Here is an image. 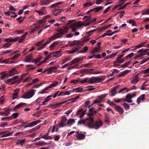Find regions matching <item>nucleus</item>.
Returning a JSON list of instances; mask_svg holds the SVG:
<instances>
[{
  "label": "nucleus",
  "mask_w": 149,
  "mask_h": 149,
  "mask_svg": "<svg viewBox=\"0 0 149 149\" xmlns=\"http://www.w3.org/2000/svg\"><path fill=\"white\" fill-rule=\"evenodd\" d=\"M146 42H143L141 43L136 45V46H135V49H136L137 48L142 47L146 43Z\"/></svg>",
  "instance_id": "e433bc0d"
},
{
  "label": "nucleus",
  "mask_w": 149,
  "mask_h": 149,
  "mask_svg": "<svg viewBox=\"0 0 149 149\" xmlns=\"http://www.w3.org/2000/svg\"><path fill=\"white\" fill-rule=\"evenodd\" d=\"M79 96H77L74 98H73L69 99L68 101H70V103H73L74 101H75L77 100L79 98Z\"/></svg>",
  "instance_id": "37998d69"
},
{
  "label": "nucleus",
  "mask_w": 149,
  "mask_h": 149,
  "mask_svg": "<svg viewBox=\"0 0 149 149\" xmlns=\"http://www.w3.org/2000/svg\"><path fill=\"white\" fill-rule=\"evenodd\" d=\"M28 33L27 32H26L21 37V38H20L19 41V43H21L22 41L24 40L26 36V35H27Z\"/></svg>",
  "instance_id": "a878e982"
},
{
  "label": "nucleus",
  "mask_w": 149,
  "mask_h": 149,
  "mask_svg": "<svg viewBox=\"0 0 149 149\" xmlns=\"http://www.w3.org/2000/svg\"><path fill=\"white\" fill-rule=\"evenodd\" d=\"M58 84V82L56 81H54L53 83L49 85V87H54L56 86Z\"/></svg>",
  "instance_id": "2f4dec72"
},
{
  "label": "nucleus",
  "mask_w": 149,
  "mask_h": 149,
  "mask_svg": "<svg viewBox=\"0 0 149 149\" xmlns=\"http://www.w3.org/2000/svg\"><path fill=\"white\" fill-rule=\"evenodd\" d=\"M4 40L5 41L7 42H12V38L10 37L8 38H5Z\"/></svg>",
  "instance_id": "680f3d73"
},
{
  "label": "nucleus",
  "mask_w": 149,
  "mask_h": 149,
  "mask_svg": "<svg viewBox=\"0 0 149 149\" xmlns=\"http://www.w3.org/2000/svg\"><path fill=\"white\" fill-rule=\"evenodd\" d=\"M80 49V47H79L77 46V47H75L74 49H72V51L73 53H75L77 52L79 49Z\"/></svg>",
  "instance_id": "052dcab7"
},
{
  "label": "nucleus",
  "mask_w": 149,
  "mask_h": 149,
  "mask_svg": "<svg viewBox=\"0 0 149 149\" xmlns=\"http://www.w3.org/2000/svg\"><path fill=\"white\" fill-rule=\"evenodd\" d=\"M9 9L10 11H9L11 13H12L13 14H15V11H16V9L14 8L12 6H10V7Z\"/></svg>",
  "instance_id": "58836bf2"
},
{
  "label": "nucleus",
  "mask_w": 149,
  "mask_h": 149,
  "mask_svg": "<svg viewBox=\"0 0 149 149\" xmlns=\"http://www.w3.org/2000/svg\"><path fill=\"white\" fill-rule=\"evenodd\" d=\"M107 94H104L103 95H102L100 96H99V99L100 100H102L103 99V98L105 97L107 95Z\"/></svg>",
  "instance_id": "e2e57ef3"
},
{
  "label": "nucleus",
  "mask_w": 149,
  "mask_h": 149,
  "mask_svg": "<svg viewBox=\"0 0 149 149\" xmlns=\"http://www.w3.org/2000/svg\"><path fill=\"white\" fill-rule=\"evenodd\" d=\"M139 81V79H138V74H137L133 78L132 80L131 81V83L134 84H136Z\"/></svg>",
  "instance_id": "6ab92c4d"
},
{
  "label": "nucleus",
  "mask_w": 149,
  "mask_h": 149,
  "mask_svg": "<svg viewBox=\"0 0 149 149\" xmlns=\"http://www.w3.org/2000/svg\"><path fill=\"white\" fill-rule=\"evenodd\" d=\"M71 59V58L70 57H66L62 61V62L61 64H63L66 62H68L70 61Z\"/></svg>",
  "instance_id": "7c9ffc66"
},
{
  "label": "nucleus",
  "mask_w": 149,
  "mask_h": 149,
  "mask_svg": "<svg viewBox=\"0 0 149 149\" xmlns=\"http://www.w3.org/2000/svg\"><path fill=\"white\" fill-rule=\"evenodd\" d=\"M132 98L131 95L130 93L128 94L126 96V101L128 103L132 102V101L131 100Z\"/></svg>",
  "instance_id": "5701e85b"
},
{
  "label": "nucleus",
  "mask_w": 149,
  "mask_h": 149,
  "mask_svg": "<svg viewBox=\"0 0 149 149\" xmlns=\"http://www.w3.org/2000/svg\"><path fill=\"white\" fill-rule=\"evenodd\" d=\"M52 52L50 53L49 54L48 56L47 57L45 58V61H46L47 59H49V58H53V56H52Z\"/></svg>",
  "instance_id": "864d4df0"
},
{
  "label": "nucleus",
  "mask_w": 149,
  "mask_h": 149,
  "mask_svg": "<svg viewBox=\"0 0 149 149\" xmlns=\"http://www.w3.org/2000/svg\"><path fill=\"white\" fill-rule=\"evenodd\" d=\"M68 29L67 27H63L62 28H59L57 31L59 32L61 35L63 36L65 33H67L68 31Z\"/></svg>",
  "instance_id": "39448f33"
},
{
  "label": "nucleus",
  "mask_w": 149,
  "mask_h": 149,
  "mask_svg": "<svg viewBox=\"0 0 149 149\" xmlns=\"http://www.w3.org/2000/svg\"><path fill=\"white\" fill-rule=\"evenodd\" d=\"M87 119L88 120V127L89 128H93L97 130L102 126L103 125L102 121L100 120L96 121L94 123H93V120L92 117L87 118Z\"/></svg>",
  "instance_id": "f257e3e1"
},
{
  "label": "nucleus",
  "mask_w": 149,
  "mask_h": 149,
  "mask_svg": "<svg viewBox=\"0 0 149 149\" xmlns=\"http://www.w3.org/2000/svg\"><path fill=\"white\" fill-rule=\"evenodd\" d=\"M20 56L19 54H18L15 55L13 57L11 58L13 60H14L18 58L19 56Z\"/></svg>",
  "instance_id": "bf43d9fd"
},
{
  "label": "nucleus",
  "mask_w": 149,
  "mask_h": 149,
  "mask_svg": "<svg viewBox=\"0 0 149 149\" xmlns=\"http://www.w3.org/2000/svg\"><path fill=\"white\" fill-rule=\"evenodd\" d=\"M104 79L102 78H99L98 77H94L91 78H86L83 79V80L79 81L80 83L84 84L88 83L89 84H93L95 83H99L103 81Z\"/></svg>",
  "instance_id": "f03ea898"
},
{
  "label": "nucleus",
  "mask_w": 149,
  "mask_h": 149,
  "mask_svg": "<svg viewBox=\"0 0 149 149\" xmlns=\"http://www.w3.org/2000/svg\"><path fill=\"white\" fill-rule=\"evenodd\" d=\"M25 141V139H23V140H19L17 142L16 144L17 145L20 144L21 145H22L24 143Z\"/></svg>",
  "instance_id": "a19ab883"
},
{
  "label": "nucleus",
  "mask_w": 149,
  "mask_h": 149,
  "mask_svg": "<svg viewBox=\"0 0 149 149\" xmlns=\"http://www.w3.org/2000/svg\"><path fill=\"white\" fill-rule=\"evenodd\" d=\"M32 54H30L26 57V60L24 61L27 62H30L32 60Z\"/></svg>",
  "instance_id": "bb28decb"
},
{
  "label": "nucleus",
  "mask_w": 149,
  "mask_h": 149,
  "mask_svg": "<svg viewBox=\"0 0 149 149\" xmlns=\"http://www.w3.org/2000/svg\"><path fill=\"white\" fill-rule=\"evenodd\" d=\"M100 50V49L99 47H95L93 49V52L95 53L96 52H99Z\"/></svg>",
  "instance_id": "49530a36"
},
{
  "label": "nucleus",
  "mask_w": 149,
  "mask_h": 149,
  "mask_svg": "<svg viewBox=\"0 0 149 149\" xmlns=\"http://www.w3.org/2000/svg\"><path fill=\"white\" fill-rule=\"evenodd\" d=\"M75 122L74 119H70L68 120L67 124H68L69 125H71L73 124Z\"/></svg>",
  "instance_id": "473e14b6"
},
{
  "label": "nucleus",
  "mask_w": 149,
  "mask_h": 149,
  "mask_svg": "<svg viewBox=\"0 0 149 149\" xmlns=\"http://www.w3.org/2000/svg\"><path fill=\"white\" fill-rule=\"evenodd\" d=\"M114 108L120 114H122L124 112L123 109L120 106L118 105H115Z\"/></svg>",
  "instance_id": "9b49d317"
},
{
  "label": "nucleus",
  "mask_w": 149,
  "mask_h": 149,
  "mask_svg": "<svg viewBox=\"0 0 149 149\" xmlns=\"http://www.w3.org/2000/svg\"><path fill=\"white\" fill-rule=\"evenodd\" d=\"M128 70H125L124 71L120 72L119 74L117 75V77H120L123 76L126 74L128 72Z\"/></svg>",
  "instance_id": "393cba45"
},
{
  "label": "nucleus",
  "mask_w": 149,
  "mask_h": 149,
  "mask_svg": "<svg viewBox=\"0 0 149 149\" xmlns=\"http://www.w3.org/2000/svg\"><path fill=\"white\" fill-rule=\"evenodd\" d=\"M130 2H129L127 3H126L124 5L122 6L120 8V9H123L125 8L128 5L130 4Z\"/></svg>",
  "instance_id": "0e129e2a"
},
{
  "label": "nucleus",
  "mask_w": 149,
  "mask_h": 149,
  "mask_svg": "<svg viewBox=\"0 0 149 149\" xmlns=\"http://www.w3.org/2000/svg\"><path fill=\"white\" fill-rule=\"evenodd\" d=\"M44 41L45 40L43 39L35 44V45L36 46L38 47L37 48V50H41L45 47H43L42 46L43 44V43Z\"/></svg>",
  "instance_id": "423d86ee"
},
{
  "label": "nucleus",
  "mask_w": 149,
  "mask_h": 149,
  "mask_svg": "<svg viewBox=\"0 0 149 149\" xmlns=\"http://www.w3.org/2000/svg\"><path fill=\"white\" fill-rule=\"evenodd\" d=\"M62 3V2L56 3H54L50 7L52 8H54L55 7H56L58 5H59Z\"/></svg>",
  "instance_id": "8fccbe9b"
},
{
  "label": "nucleus",
  "mask_w": 149,
  "mask_h": 149,
  "mask_svg": "<svg viewBox=\"0 0 149 149\" xmlns=\"http://www.w3.org/2000/svg\"><path fill=\"white\" fill-rule=\"evenodd\" d=\"M13 51V50L12 49L6 50L5 51L3 52L1 54V55H4L5 54H8V53L12 52Z\"/></svg>",
  "instance_id": "79ce46f5"
},
{
  "label": "nucleus",
  "mask_w": 149,
  "mask_h": 149,
  "mask_svg": "<svg viewBox=\"0 0 149 149\" xmlns=\"http://www.w3.org/2000/svg\"><path fill=\"white\" fill-rule=\"evenodd\" d=\"M92 4L90 2H88L84 4V8L92 6Z\"/></svg>",
  "instance_id": "de8ad7c7"
},
{
  "label": "nucleus",
  "mask_w": 149,
  "mask_h": 149,
  "mask_svg": "<svg viewBox=\"0 0 149 149\" xmlns=\"http://www.w3.org/2000/svg\"><path fill=\"white\" fill-rule=\"evenodd\" d=\"M83 90V88L81 87L78 88H75V91L76 92H81Z\"/></svg>",
  "instance_id": "69168bd1"
},
{
  "label": "nucleus",
  "mask_w": 149,
  "mask_h": 149,
  "mask_svg": "<svg viewBox=\"0 0 149 149\" xmlns=\"http://www.w3.org/2000/svg\"><path fill=\"white\" fill-rule=\"evenodd\" d=\"M127 22H128L130 24H132L133 26H136V22L133 19H131L129 21L127 20Z\"/></svg>",
  "instance_id": "c756f323"
},
{
  "label": "nucleus",
  "mask_w": 149,
  "mask_h": 149,
  "mask_svg": "<svg viewBox=\"0 0 149 149\" xmlns=\"http://www.w3.org/2000/svg\"><path fill=\"white\" fill-rule=\"evenodd\" d=\"M26 104L25 103H21L17 105L15 107V109H18L19 108H20L22 107L23 106L25 105Z\"/></svg>",
  "instance_id": "c9c22d12"
},
{
  "label": "nucleus",
  "mask_w": 149,
  "mask_h": 149,
  "mask_svg": "<svg viewBox=\"0 0 149 149\" xmlns=\"http://www.w3.org/2000/svg\"><path fill=\"white\" fill-rule=\"evenodd\" d=\"M52 56L54 57L58 58L61 56L62 55L61 53V51H58L55 52H52Z\"/></svg>",
  "instance_id": "f8f14e48"
},
{
  "label": "nucleus",
  "mask_w": 149,
  "mask_h": 149,
  "mask_svg": "<svg viewBox=\"0 0 149 149\" xmlns=\"http://www.w3.org/2000/svg\"><path fill=\"white\" fill-rule=\"evenodd\" d=\"M66 125V124L65 123V122H63L61 121V122L59 124L58 126H55V125L53 127V129L52 130H54L55 129L56 130H58L59 129V127H62Z\"/></svg>",
  "instance_id": "6e6552de"
},
{
  "label": "nucleus",
  "mask_w": 149,
  "mask_h": 149,
  "mask_svg": "<svg viewBox=\"0 0 149 149\" xmlns=\"http://www.w3.org/2000/svg\"><path fill=\"white\" fill-rule=\"evenodd\" d=\"M103 8V6H101L94 8V9L96 12H98L101 10Z\"/></svg>",
  "instance_id": "a18cd8bd"
},
{
  "label": "nucleus",
  "mask_w": 149,
  "mask_h": 149,
  "mask_svg": "<svg viewBox=\"0 0 149 149\" xmlns=\"http://www.w3.org/2000/svg\"><path fill=\"white\" fill-rule=\"evenodd\" d=\"M3 132L4 133L1 136V137L10 136L11 134L13 133V132L10 133H5L4 131H3Z\"/></svg>",
  "instance_id": "c03bdc74"
},
{
  "label": "nucleus",
  "mask_w": 149,
  "mask_h": 149,
  "mask_svg": "<svg viewBox=\"0 0 149 149\" xmlns=\"http://www.w3.org/2000/svg\"><path fill=\"white\" fill-rule=\"evenodd\" d=\"M86 18H87L86 20L84 22H85V23L86 24L87 22H89L90 23V21L91 20V18L90 17L88 16H87L86 15L83 18V19H84Z\"/></svg>",
  "instance_id": "f704fd0d"
},
{
  "label": "nucleus",
  "mask_w": 149,
  "mask_h": 149,
  "mask_svg": "<svg viewBox=\"0 0 149 149\" xmlns=\"http://www.w3.org/2000/svg\"><path fill=\"white\" fill-rule=\"evenodd\" d=\"M66 101H63L62 102H60L56 104H54V107H59L60 105H61L62 104H64V103Z\"/></svg>",
  "instance_id": "13d9d810"
},
{
  "label": "nucleus",
  "mask_w": 149,
  "mask_h": 149,
  "mask_svg": "<svg viewBox=\"0 0 149 149\" xmlns=\"http://www.w3.org/2000/svg\"><path fill=\"white\" fill-rule=\"evenodd\" d=\"M52 143V141H49L48 143H45L44 142L39 141L36 143V145L39 146H44L45 145H49Z\"/></svg>",
  "instance_id": "412c9836"
},
{
  "label": "nucleus",
  "mask_w": 149,
  "mask_h": 149,
  "mask_svg": "<svg viewBox=\"0 0 149 149\" xmlns=\"http://www.w3.org/2000/svg\"><path fill=\"white\" fill-rule=\"evenodd\" d=\"M145 95L143 94L141 96L139 97L136 101V102L138 104H139L141 102V101H143L145 99Z\"/></svg>",
  "instance_id": "ddd939ff"
},
{
  "label": "nucleus",
  "mask_w": 149,
  "mask_h": 149,
  "mask_svg": "<svg viewBox=\"0 0 149 149\" xmlns=\"http://www.w3.org/2000/svg\"><path fill=\"white\" fill-rule=\"evenodd\" d=\"M52 40H53L52 39V37H50V38H49V40L47 42H45V43L43 44L42 46L43 47H45V46H46V45L47 44H48V43H49V42H50L51 41H52Z\"/></svg>",
  "instance_id": "6e6d98bb"
},
{
  "label": "nucleus",
  "mask_w": 149,
  "mask_h": 149,
  "mask_svg": "<svg viewBox=\"0 0 149 149\" xmlns=\"http://www.w3.org/2000/svg\"><path fill=\"white\" fill-rule=\"evenodd\" d=\"M81 41L80 40H74L73 41V43L74 45H78L80 44Z\"/></svg>",
  "instance_id": "774afa93"
},
{
  "label": "nucleus",
  "mask_w": 149,
  "mask_h": 149,
  "mask_svg": "<svg viewBox=\"0 0 149 149\" xmlns=\"http://www.w3.org/2000/svg\"><path fill=\"white\" fill-rule=\"evenodd\" d=\"M49 132V131H48V132L46 134L43 135L41 136V138H42L46 140L52 139V138L51 136H48Z\"/></svg>",
  "instance_id": "4468645a"
},
{
  "label": "nucleus",
  "mask_w": 149,
  "mask_h": 149,
  "mask_svg": "<svg viewBox=\"0 0 149 149\" xmlns=\"http://www.w3.org/2000/svg\"><path fill=\"white\" fill-rule=\"evenodd\" d=\"M118 54V52L109 55H108L106 58V59L111 58L113 57H114Z\"/></svg>",
  "instance_id": "c85d7f7f"
},
{
  "label": "nucleus",
  "mask_w": 149,
  "mask_h": 149,
  "mask_svg": "<svg viewBox=\"0 0 149 149\" xmlns=\"http://www.w3.org/2000/svg\"><path fill=\"white\" fill-rule=\"evenodd\" d=\"M11 44L10 43L7 42L5 43L2 46V47L4 49H6L10 47V46Z\"/></svg>",
  "instance_id": "4c0bfd02"
},
{
  "label": "nucleus",
  "mask_w": 149,
  "mask_h": 149,
  "mask_svg": "<svg viewBox=\"0 0 149 149\" xmlns=\"http://www.w3.org/2000/svg\"><path fill=\"white\" fill-rule=\"evenodd\" d=\"M77 134L76 135L77 139L79 140H81L84 139L85 137V135L84 134L79 133V131L76 132Z\"/></svg>",
  "instance_id": "1a4fd4ad"
},
{
  "label": "nucleus",
  "mask_w": 149,
  "mask_h": 149,
  "mask_svg": "<svg viewBox=\"0 0 149 149\" xmlns=\"http://www.w3.org/2000/svg\"><path fill=\"white\" fill-rule=\"evenodd\" d=\"M35 90L32 89L24 93L21 98L24 99H29L32 97L35 94Z\"/></svg>",
  "instance_id": "7ed1b4c3"
},
{
  "label": "nucleus",
  "mask_w": 149,
  "mask_h": 149,
  "mask_svg": "<svg viewBox=\"0 0 149 149\" xmlns=\"http://www.w3.org/2000/svg\"><path fill=\"white\" fill-rule=\"evenodd\" d=\"M16 72L15 68H14L10 71L9 74L10 76H12Z\"/></svg>",
  "instance_id": "ea45409f"
},
{
  "label": "nucleus",
  "mask_w": 149,
  "mask_h": 149,
  "mask_svg": "<svg viewBox=\"0 0 149 149\" xmlns=\"http://www.w3.org/2000/svg\"><path fill=\"white\" fill-rule=\"evenodd\" d=\"M51 88V87H49V85L48 86L45 88L44 89L42 90L41 92H40L41 93H43L46 92V91H47L48 90L49 88Z\"/></svg>",
  "instance_id": "5fc2aeb1"
},
{
  "label": "nucleus",
  "mask_w": 149,
  "mask_h": 149,
  "mask_svg": "<svg viewBox=\"0 0 149 149\" xmlns=\"http://www.w3.org/2000/svg\"><path fill=\"white\" fill-rule=\"evenodd\" d=\"M41 120H37L34 121H33L29 123V124L27 126L24 127V128H27L28 127H32L40 123Z\"/></svg>",
  "instance_id": "0eeeda50"
},
{
  "label": "nucleus",
  "mask_w": 149,
  "mask_h": 149,
  "mask_svg": "<svg viewBox=\"0 0 149 149\" xmlns=\"http://www.w3.org/2000/svg\"><path fill=\"white\" fill-rule=\"evenodd\" d=\"M50 17V15H47L45 16L42 19L39 20H38V22H39V23L41 24L44 23L46 22V19L49 18Z\"/></svg>",
  "instance_id": "2eb2a0df"
},
{
  "label": "nucleus",
  "mask_w": 149,
  "mask_h": 149,
  "mask_svg": "<svg viewBox=\"0 0 149 149\" xmlns=\"http://www.w3.org/2000/svg\"><path fill=\"white\" fill-rule=\"evenodd\" d=\"M142 14L143 15H149V9L148 8L146 10H143Z\"/></svg>",
  "instance_id": "09e8293b"
},
{
  "label": "nucleus",
  "mask_w": 149,
  "mask_h": 149,
  "mask_svg": "<svg viewBox=\"0 0 149 149\" xmlns=\"http://www.w3.org/2000/svg\"><path fill=\"white\" fill-rule=\"evenodd\" d=\"M114 101L116 102L119 103L120 101L125 102L126 101V99L124 98H123L120 99H118L116 100L114 99Z\"/></svg>",
  "instance_id": "72a5a7b5"
},
{
  "label": "nucleus",
  "mask_w": 149,
  "mask_h": 149,
  "mask_svg": "<svg viewBox=\"0 0 149 149\" xmlns=\"http://www.w3.org/2000/svg\"><path fill=\"white\" fill-rule=\"evenodd\" d=\"M19 89H15L14 91L13 94L12 96V99L13 100H14L15 99L17 98L18 97V94L19 93Z\"/></svg>",
  "instance_id": "dca6fc26"
},
{
  "label": "nucleus",
  "mask_w": 149,
  "mask_h": 149,
  "mask_svg": "<svg viewBox=\"0 0 149 149\" xmlns=\"http://www.w3.org/2000/svg\"><path fill=\"white\" fill-rule=\"evenodd\" d=\"M62 36L61 35V34H60V33L58 32L56 33L51 37H52V39L54 40Z\"/></svg>",
  "instance_id": "aec40b11"
},
{
  "label": "nucleus",
  "mask_w": 149,
  "mask_h": 149,
  "mask_svg": "<svg viewBox=\"0 0 149 149\" xmlns=\"http://www.w3.org/2000/svg\"><path fill=\"white\" fill-rule=\"evenodd\" d=\"M88 118H87L86 119H80L79 121H78L77 123V125H85L86 123L87 125V127H88V120L87 119Z\"/></svg>",
  "instance_id": "9d476101"
},
{
  "label": "nucleus",
  "mask_w": 149,
  "mask_h": 149,
  "mask_svg": "<svg viewBox=\"0 0 149 149\" xmlns=\"http://www.w3.org/2000/svg\"><path fill=\"white\" fill-rule=\"evenodd\" d=\"M149 51V49H145L140 54L141 55H143V56L146 55V53L148 51Z\"/></svg>",
  "instance_id": "4d7b16f0"
},
{
  "label": "nucleus",
  "mask_w": 149,
  "mask_h": 149,
  "mask_svg": "<svg viewBox=\"0 0 149 149\" xmlns=\"http://www.w3.org/2000/svg\"><path fill=\"white\" fill-rule=\"evenodd\" d=\"M50 2V0H42L40 1V4L41 5H48Z\"/></svg>",
  "instance_id": "a211bd4d"
},
{
  "label": "nucleus",
  "mask_w": 149,
  "mask_h": 149,
  "mask_svg": "<svg viewBox=\"0 0 149 149\" xmlns=\"http://www.w3.org/2000/svg\"><path fill=\"white\" fill-rule=\"evenodd\" d=\"M63 10L61 9L59 10L57 9H55L53 11V14L55 16H57L60 14Z\"/></svg>",
  "instance_id": "f3484780"
},
{
  "label": "nucleus",
  "mask_w": 149,
  "mask_h": 149,
  "mask_svg": "<svg viewBox=\"0 0 149 149\" xmlns=\"http://www.w3.org/2000/svg\"><path fill=\"white\" fill-rule=\"evenodd\" d=\"M119 85H118L116 86V87H114L112 89H111V96H114L116 93V89L118 88L119 87Z\"/></svg>",
  "instance_id": "4be33fe9"
},
{
  "label": "nucleus",
  "mask_w": 149,
  "mask_h": 149,
  "mask_svg": "<svg viewBox=\"0 0 149 149\" xmlns=\"http://www.w3.org/2000/svg\"><path fill=\"white\" fill-rule=\"evenodd\" d=\"M90 24L89 22L85 24V22H76L73 24L71 26V28H80L82 26H86Z\"/></svg>",
  "instance_id": "20e7f679"
},
{
  "label": "nucleus",
  "mask_w": 149,
  "mask_h": 149,
  "mask_svg": "<svg viewBox=\"0 0 149 149\" xmlns=\"http://www.w3.org/2000/svg\"><path fill=\"white\" fill-rule=\"evenodd\" d=\"M70 94V93L69 91H61L58 94V96H59L60 95L64 96L65 95H69Z\"/></svg>",
  "instance_id": "b1692460"
},
{
  "label": "nucleus",
  "mask_w": 149,
  "mask_h": 149,
  "mask_svg": "<svg viewBox=\"0 0 149 149\" xmlns=\"http://www.w3.org/2000/svg\"><path fill=\"white\" fill-rule=\"evenodd\" d=\"M118 13H120L119 15V17L120 18H121L124 15L125 12L124 11H121L118 12Z\"/></svg>",
  "instance_id": "3c124183"
},
{
  "label": "nucleus",
  "mask_w": 149,
  "mask_h": 149,
  "mask_svg": "<svg viewBox=\"0 0 149 149\" xmlns=\"http://www.w3.org/2000/svg\"><path fill=\"white\" fill-rule=\"evenodd\" d=\"M95 109L94 108H92L89 109V112L90 113L88 114V115L89 116V118L91 117V116H93V111Z\"/></svg>",
  "instance_id": "cd10ccee"
},
{
  "label": "nucleus",
  "mask_w": 149,
  "mask_h": 149,
  "mask_svg": "<svg viewBox=\"0 0 149 149\" xmlns=\"http://www.w3.org/2000/svg\"><path fill=\"white\" fill-rule=\"evenodd\" d=\"M122 105L124 107L126 110L128 109H129L130 106L128 104L124 103Z\"/></svg>",
  "instance_id": "603ef678"
},
{
  "label": "nucleus",
  "mask_w": 149,
  "mask_h": 149,
  "mask_svg": "<svg viewBox=\"0 0 149 149\" xmlns=\"http://www.w3.org/2000/svg\"><path fill=\"white\" fill-rule=\"evenodd\" d=\"M71 65V64H70V62L67 63L63 65V66H62L61 68H65L66 67H68Z\"/></svg>",
  "instance_id": "338daca9"
}]
</instances>
